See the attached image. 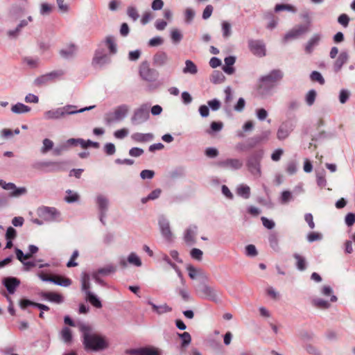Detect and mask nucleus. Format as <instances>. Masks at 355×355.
I'll list each match as a JSON object with an SVG mask.
<instances>
[{
    "label": "nucleus",
    "instance_id": "f257e3e1",
    "mask_svg": "<svg viewBox=\"0 0 355 355\" xmlns=\"http://www.w3.org/2000/svg\"><path fill=\"white\" fill-rule=\"evenodd\" d=\"M80 330L83 333V345L86 349L98 352L109 347L107 338L100 334L92 332L89 326L81 324Z\"/></svg>",
    "mask_w": 355,
    "mask_h": 355
},
{
    "label": "nucleus",
    "instance_id": "f03ea898",
    "mask_svg": "<svg viewBox=\"0 0 355 355\" xmlns=\"http://www.w3.org/2000/svg\"><path fill=\"white\" fill-rule=\"evenodd\" d=\"M95 107V105H91L78 110L76 105H67L63 107L44 112V117L46 120H58L64 118L67 115H71L91 110Z\"/></svg>",
    "mask_w": 355,
    "mask_h": 355
},
{
    "label": "nucleus",
    "instance_id": "7ed1b4c3",
    "mask_svg": "<svg viewBox=\"0 0 355 355\" xmlns=\"http://www.w3.org/2000/svg\"><path fill=\"white\" fill-rule=\"evenodd\" d=\"M196 294L202 299L210 300L214 302L220 301V292L214 287L210 286L206 283H200L195 288Z\"/></svg>",
    "mask_w": 355,
    "mask_h": 355
},
{
    "label": "nucleus",
    "instance_id": "20e7f679",
    "mask_svg": "<svg viewBox=\"0 0 355 355\" xmlns=\"http://www.w3.org/2000/svg\"><path fill=\"white\" fill-rule=\"evenodd\" d=\"M263 155V152L262 150L254 152L247 159V168L250 173L255 178H259L261 175V161Z\"/></svg>",
    "mask_w": 355,
    "mask_h": 355
},
{
    "label": "nucleus",
    "instance_id": "39448f33",
    "mask_svg": "<svg viewBox=\"0 0 355 355\" xmlns=\"http://www.w3.org/2000/svg\"><path fill=\"white\" fill-rule=\"evenodd\" d=\"M284 76L283 72L279 69L271 71L268 75L259 79V88L268 89L273 87L276 83L281 80Z\"/></svg>",
    "mask_w": 355,
    "mask_h": 355
},
{
    "label": "nucleus",
    "instance_id": "423d86ee",
    "mask_svg": "<svg viewBox=\"0 0 355 355\" xmlns=\"http://www.w3.org/2000/svg\"><path fill=\"white\" fill-rule=\"evenodd\" d=\"M130 107L126 104L117 106L112 112L107 113L105 116V121L107 125L122 121L128 114Z\"/></svg>",
    "mask_w": 355,
    "mask_h": 355
},
{
    "label": "nucleus",
    "instance_id": "0eeeda50",
    "mask_svg": "<svg viewBox=\"0 0 355 355\" xmlns=\"http://www.w3.org/2000/svg\"><path fill=\"white\" fill-rule=\"evenodd\" d=\"M150 104L144 103L135 109L130 119L133 125H140L147 121L150 117Z\"/></svg>",
    "mask_w": 355,
    "mask_h": 355
},
{
    "label": "nucleus",
    "instance_id": "6e6552de",
    "mask_svg": "<svg viewBox=\"0 0 355 355\" xmlns=\"http://www.w3.org/2000/svg\"><path fill=\"white\" fill-rule=\"evenodd\" d=\"M309 31V25H297L286 33L283 38V42L286 43L289 40H295L306 34Z\"/></svg>",
    "mask_w": 355,
    "mask_h": 355
},
{
    "label": "nucleus",
    "instance_id": "1a4fd4ad",
    "mask_svg": "<svg viewBox=\"0 0 355 355\" xmlns=\"http://www.w3.org/2000/svg\"><path fill=\"white\" fill-rule=\"evenodd\" d=\"M38 216L46 221H58L60 218V213L54 207H44L37 211Z\"/></svg>",
    "mask_w": 355,
    "mask_h": 355
},
{
    "label": "nucleus",
    "instance_id": "9d476101",
    "mask_svg": "<svg viewBox=\"0 0 355 355\" xmlns=\"http://www.w3.org/2000/svg\"><path fill=\"white\" fill-rule=\"evenodd\" d=\"M139 74L142 79L148 82L155 81L158 76L157 71L150 68L147 62H143L140 65Z\"/></svg>",
    "mask_w": 355,
    "mask_h": 355
},
{
    "label": "nucleus",
    "instance_id": "9b49d317",
    "mask_svg": "<svg viewBox=\"0 0 355 355\" xmlns=\"http://www.w3.org/2000/svg\"><path fill=\"white\" fill-rule=\"evenodd\" d=\"M63 75L62 71H53L50 73L44 74L35 78L34 84L36 86H42L53 81L54 80L60 78Z\"/></svg>",
    "mask_w": 355,
    "mask_h": 355
},
{
    "label": "nucleus",
    "instance_id": "f8f14e48",
    "mask_svg": "<svg viewBox=\"0 0 355 355\" xmlns=\"http://www.w3.org/2000/svg\"><path fill=\"white\" fill-rule=\"evenodd\" d=\"M0 187L7 191H10V197H19L26 193L27 190L25 187L17 188L14 183H7L3 180H0Z\"/></svg>",
    "mask_w": 355,
    "mask_h": 355
},
{
    "label": "nucleus",
    "instance_id": "ddd939ff",
    "mask_svg": "<svg viewBox=\"0 0 355 355\" xmlns=\"http://www.w3.org/2000/svg\"><path fill=\"white\" fill-rule=\"evenodd\" d=\"M248 47L250 51L256 56L263 57L266 55V46L263 41L259 40H250Z\"/></svg>",
    "mask_w": 355,
    "mask_h": 355
},
{
    "label": "nucleus",
    "instance_id": "4468645a",
    "mask_svg": "<svg viewBox=\"0 0 355 355\" xmlns=\"http://www.w3.org/2000/svg\"><path fill=\"white\" fill-rule=\"evenodd\" d=\"M33 167L38 170H45L46 172H55L61 168V165L59 162H37L33 164Z\"/></svg>",
    "mask_w": 355,
    "mask_h": 355
},
{
    "label": "nucleus",
    "instance_id": "2eb2a0df",
    "mask_svg": "<svg viewBox=\"0 0 355 355\" xmlns=\"http://www.w3.org/2000/svg\"><path fill=\"white\" fill-rule=\"evenodd\" d=\"M198 230V227L196 225H191L185 230L183 238L188 245H194L196 243Z\"/></svg>",
    "mask_w": 355,
    "mask_h": 355
},
{
    "label": "nucleus",
    "instance_id": "dca6fc26",
    "mask_svg": "<svg viewBox=\"0 0 355 355\" xmlns=\"http://www.w3.org/2000/svg\"><path fill=\"white\" fill-rule=\"evenodd\" d=\"M110 62V56L103 51L98 49L96 51L92 60V64L95 67H103Z\"/></svg>",
    "mask_w": 355,
    "mask_h": 355
},
{
    "label": "nucleus",
    "instance_id": "f3484780",
    "mask_svg": "<svg viewBox=\"0 0 355 355\" xmlns=\"http://www.w3.org/2000/svg\"><path fill=\"white\" fill-rule=\"evenodd\" d=\"M293 130V125L290 122H285L280 125L277 132V137L279 140L286 139Z\"/></svg>",
    "mask_w": 355,
    "mask_h": 355
},
{
    "label": "nucleus",
    "instance_id": "a211bd4d",
    "mask_svg": "<svg viewBox=\"0 0 355 355\" xmlns=\"http://www.w3.org/2000/svg\"><path fill=\"white\" fill-rule=\"evenodd\" d=\"M159 225L162 236L168 241L173 240V234L171 231L170 224L168 220L161 218L159 220Z\"/></svg>",
    "mask_w": 355,
    "mask_h": 355
},
{
    "label": "nucleus",
    "instance_id": "6ab92c4d",
    "mask_svg": "<svg viewBox=\"0 0 355 355\" xmlns=\"http://www.w3.org/2000/svg\"><path fill=\"white\" fill-rule=\"evenodd\" d=\"M187 270L188 271L189 277L191 279H196L197 278H200L205 280L208 279L207 274L200 268H197L192 265H189L187 267Z\"/></svg>",
    "mask_w": 355,
    "mask_h": 355
},
{
    "label": "nucleus",
    "instance_id": "aec40b11",
    "mask_svg": "<svg viewBox=\"0 0 355 355\" xmlns=\"http://www.w3.org/2000/svg\"><path fill=\"white\" fill-rule=\"evenodd\" d=\"M218 166L225 168L236 170L242 167L243 162L239 159H227L219 162Z\"/></svg>",
    "mask_w": 355,
    "mask_h": 355
},
{
    "label": "nucleus",
    "instance_id": "412c9836",
    "mask_svg": "<svg viewBox=\"0 0 355 355\" xmlns=\"http://www.w3.org/2000/svg\"><path fill=\"white\" fill-rule=\"evenodd\" d=\"M3 284L10 294H13L19 286L20 281L16 277H8L3 279Z\"/></svg>",
    "mask_w": 355,
    "mask_h": 355
},
{
    "label": "nucleus",
    "instance_id": "4be33fe9",
    "mask_svg": "<svg viewBox=\"0 0 355 355\" xmlns=\"http://www.w3.org/2000/svg\"><path fill=\"white\" fill-rule=\"evenodd\" d=\"M95 202L99 212L107 213L109 207V200L103 194H98L95 198Z\"/></svg>",
    "mask_w": 355,
    "mask_h": 355
},
{
    "label": "nucleus",
    "instance_id": "5701e85b",
    "mask_svg": "<svg viewBox=\"0 0 355 355\" xmlns=\"http://www.w3.org/2000/svg\"><path fill=\"white\" fill-rule=\"evenodd\" d=\"M130 137L136 143H146L153 140L154 135L152 133L135 132L132 134Z\"/></svg>",
    "mask_w": 355,
    "mask_h": 355
},
{
    "label": "nucleus",
    "instance_id": "b1692460",
    "mask_svg": "<svg viewBox=\"0 0 355 355\" xmlns=\"http://www.w3.org/2000/svg\"><path fill=\"white\" fill-rule=\"evenodd\" d=\"M321 40V35L319 33H315L312 35V37L309 40L306 46H305V51L307 53H311L317 46Z\"/></svg>",
    "mask_w": 355,
    "mask_h": 355
},
{
    "label": "nucleus",
    "instance_id": "393cba45",
    "mask_svg": "<svg viewBox=\"0 0 355 355\" xmlns=\"http://www.w3.org/2000/svg\"><path fill=\"white\" fill-rule=\"evenodd\" d=\"M169 58L166 53L159 51L155 54L153 58V64L157 67H162L168 63Z\"/></svg>",
    "mask_w": 355,
    "mask_h": 355
},
{
    "label": "nucleus",
    "instance_id": "a878e982",
    "mask_svg": "<svg viewBox=\"0 0 355 355\" xmlns=\"http://www.w3.org/2000/svg\"><path fill=\"white\" fill-rule=\"evenodd\" d=\"M349 59V55L346 51H342L336 60L334 62V68L336 72L339 71L344 64H345Z\"/></svg>",
    "mask_w": 355,
    "mask_h": 355
},
{
    "label": "nucleus",
    "instance_id": "bb28decb",
    "mask_svg": "<svg viewBox=\"0 0 355 355\" xmlns=\"http://www.w3.org/2000/svg\"><path fill=\"white\" fill-rule=\"evenodd\" d=\"M147 304L152 306L153 311L158 315H161L165 313L171 311L172 309L168 306L166 304H164L159 306L155 304L150 300L147 301Z\"/></svg>",
    "mask_w": 355,
    "mask_h": 355
},
{
    "label": "nucleus",
    "instance_id": "cd10ccee",
    "mask_svg": "<svg viewBox=\"0 0 355 355\" xmlns=\"http://www.w3.org/2000/svg\"><path fill=\"white\" fill-rule=\"evenodd\" d=\"M76 50V46L74 44H71L67 46L65 48L61 49L60 51V55H61V57L65 59H69L74 56Z\"/></svg>",
    "mask_w": 355,
    "mask_h": 355
},
{
    "label": "nucleus",
    "instance_id": "c85d7f7f",
    "mask_svg": "<svg viewBox=\"0 0 355 355\" xmlns=\"http://www.w3.org/2000/svg\"><path fill=\"white\" fill-rule=\"evenodd\" d=\"M42 296L50 302L60 304L63 302L62 296L57 293L45 292L42 293Z\"/></svg>",
    "mask_w": 355,
    "mask_h": 355
},
{
    "label": "nucleus",
    "instance_id": "c756f323",
    "mask_svg": "<svg viewBox=\"0 0 355 355\" xmlns=\"http://www.w3.org/2000/svg\"><path fill=\"white\" fill-rule=\"evenodd\" d=\"M61 340L67 345H69L72 343L73 336L71 329L68 327H64L61 330L60 333Z\"/></svg>",
    "mask_w": 355,
    "mask_h": 355
},
{
    "label": "nucleus",
    "instance_id": "7c9ffc66",
    "mask_svg": "<svg viewBox=\"0 0 355 355\" xmlns=\"http://www.w3.org/2000/svg\"><path fill=\"white\" fill-rule=\"evenodd\" d=\"M31 110V108L29 106L26 105L21 103H17L11 107L12 112L17 114L27 113Z\"/></svg>",
    "mask_w": 355,
    "mask_h": 355
},
{
    "label": "nucleus",
    "instance_id": "2f4dec72",
    "mask_svg": "<svg viewBox=\"0 0 355 355\" xmlns=\"http://www.w3.org/2000/svg\"><path fill=\"white\" fill-rule=\"evenodd\" d=\"M85 295L86 300H87L92 306L97 309H101L102 307L101 302L95 294L91 291H88Z\"/></svg>",
    "mask_w": 355,
    "mask_h": 355
},
{
    "label": "nucleus",
    "instance_id": "473e14b6",
    "mask_svg": "<svg viewBox=\"0 0 355 355\" xmlns=\"http://www.w3.org/2000/svg\"><path fill=\"white\" fill-rule=\"evenodd\" d=\"M105 46L109 49L110 54H115L117 51L114 37L108 35L104 40Z\"/></svg>",
    "mask_w": 355,
    "mask_h": 355
},
{
    "label": "nucleus",
    "instance_id": "72a5a7b5",
    "mask_svg": "<svg viewBox=\"0 0 355 355\" xmlns=\"http://www.w3.org/2000/svg\"><path fill=\"white\" fill-rule=\"evenodd\" d=\"M270 246L276 252H279V238L277 233L272 232L268 237Z\"/></svg>",
    "mask_w": 355,
    "mask_h": 355
},
{
    "label": "nucleus",
    "instance_id": "f704fd0d",
    "mask_svg": "<svg viewBox=\"0 0 355 355\" xmlns=\"http://www.w3.org/2000/svg\"><path fill=\"white\" fill-rule=\"evenodd\" d=\"M89 275L85 272L81 274V289L85 294L87 293L90 288Z\"/></svg>",
    "mask_w": 355,
    "mask_h": 355
},
{
    "label": "nucleus",
    "instance_id": "c9c22d12",
    "mask_svg": "<svg viewBox=\"0 0 355 355\" xmlns=\"http://www.w3.org/2000/svg\"><path fill=\"white\" fill-rule=\"evenodd\" d=\"M236 193L245 199H248L250 196V188L248 185L240 184L236 189Z\"/></svg>",
    "mask_w": 355,
    "mask_h": 355
},
{
    "label": "nucleus",
    "instance_id": "e433bc0d",
    "mask_svg": "<svg viewBox=\"0 0 355 355\" xmlns=\"http://www.w3.org/2000/svg\"><path fill=\"white\" fill-rule=\"evenodd\" d=\"M51 282H52L56 285H59V286H64V287L69 286L71 284V279H69L68 278H65V277H62L60 276L51 277Z\"/></svg>",
    "mask_w": 355,
    "mask_h": 355
},
{
    "label": "nucleus",
    "instance_id": "4c0bfd02",
    "mask_svg": "<svg viewBox=\"0 0 355 355\" xmlns=\"http://www.w3.org/2000/svg\"><path fill=\"white\" fill-rule=\"evenodd\" d=\"M312 304L318 309H327L330 307V303L323 299L316 297L312 300Z\"/></svg>",
    "mask_w": 355,
    "mask_h": 355
},
{
    "label": "nucleus",
    "instance_id": "58836bf2",
    "mask_svg": "<svg viewBox=\"0 0 355 355\" xmlns=\"http://www.w3.org/2000/svg\"><path fill=\"white\" fill-rule=\"evenodd\" d=\"M265 18L268 19L269 20L266 28L270 30L274 29L277 24H278V19L275 17V15L272 12H268L265 15Z\"/></svg>",
    "mask_w": 355,
    "mask_h": 355
},
{
    "label": "nucleus",
    "instance_id": "ea45409f",
    "mask_svg": "<svg viewBox=\"0 0 355 355\" xmlns=\"http://www.w3.org/2000/svg\"><path fill=\"white\" fill-rule=\"evenodd\" d=\"M162 190L160 189H156L153 190L150 193H149L146 197L142 198L141 199V202L143 204H145L148 200H155L160 196Z\"/></svg>",
    "mask_w": 355,
    "mask_h": 355
},
{
    "label": "nucleus",
    "instance_id": "a19ab883",
    "mask_svg": "<svg viewBox=\"0 0 355 355\" xmlns=\"http://www.w3.org/2000/svg\"><path fill=\"white\" fill-rule=\"evenodd\" d=\"M198 71L196 65L189 60H186L183 73L196 74Z\"/></svg>",
    "mask_w": 355,
    "mask_h": 355
},
{
    "label": "nucleus",
    "instance_id": "79ce46f5",
    "mask_svg": "<svg viewBox=\"0 0 355 355\" xmlns=\"http://www.w3.org/2000/svg\"><path fill=\"white\" fill-rule=\"evenodd\" d=\"M293 257L296 260V266L299 270L303 271L306 268V263L305 259L299 254L295 253Z\"/></svg>",
    "mask_w": 355,
    "mask_h": 355
},
{
    "label": "nucleus",
    "instance_id": "37998d69",
    "mask_svg": "<svg viewBox=\"0 0 355 355\" xmlns=\"http://www.w3.org/2000/svg\"><path fill=\"white\" fill-rule=\"evenodd\" d=\"M116 270V267L112 264H109L105 266L103 268H99L96 270L98 273L101 275H108L111 273L115 272Z\"/></svg>",
    "mask_w": 355,
    "mask_h": 355
},
{
    "label": "nucleus",
    "instance_id": "c03bdc74",
    "mask_svg": "<svg viewBox=\"0 0 355 355\" xmlns=\"http://www.w3.org/2000/svg\"><path fill=\"white\" fill-rule=\"evenodd\" d=\"M283 10L289 11L293 13L297 12L296 8L291 4H277L275 6V12H277Z\"/></svg>",
    "mask_w": 355,
    "mask_h": 355
},
{
    "label": "nucleus",
    "instance_id": "a18cd8bd",
    "mask_svg": "<svg viewBox=\"0 0 355 355\" xmlns=\"http://www.w3.org/2000/svg\"><path fill=\"white\" fill-rule=\"evenodd\" d=\"M128 262L135 266L140 267L142 264L140 258L135 252H131L128 257Z\"/></svg>",
    "mask_w": 355,
    "mask_h": 355
},
{
    "label": "nucleus",
    "instance_id": "49530a36",
    "mask_svg": "<svg viewBox=\"0 0 355 355\" xmlns=\"http://www.w3.org/2000/svg\"><path fill=\"white\" fill-rule=\"evenodd\" d=\"M141 355H160V350L154 347H141Z\"/></svg>",
    "mask_w": 355,
    "mask_h": 355
},
{
    "label": "nucleus",
    "instance_id": "de8ad7c7",
    "mask_svg": "<svg viewBox=\"0 0 355 355\" xmlns=\"http://www.w3.org/2000/svg\"><path fill=\"white\" fill-rule=\"evenodd\" d=\"M53 142L49 139H44L42 141V147L41 148V153L46 154L50 150L53 149Z\"/></svg>",
    "mask_w": 355,
    "mask_h": 355
},
{
    "label": "nucleus",
    "instance_id": "09e8293b",
    "mask_svg": "<svg viewBox=\"0 0 355 355\" xmlns=\"http://www.w3.org/2000/svg\"><path fill=\"white\" fill-rule=\"evenodd\" d=\"M171 38L174 44L179 43L182 39V34L178 29H173L171 31Z\"/></svg>",
    "mask_w": 355,
    "mask_h": 355
},
{
    "label": "nucleus",
    "instance_id": "8fccbe9b",
    "mask_svg": "<svg viewBox=\"0 0 355 355\" xmlns=\"http://www.w3.org/2000/svg\"><path fill=\"white\" fill-rule=\"evenodd\" d=\"M222 32L224 37H229L232 33L231 24L226 21L222 22Z\"/></svg>",
    "mask_w": 355,
    "mask_h": 355
},
{
    "label": "nucleus",
    "instance_id": "3c124183",
    "mask_svg": "<svg viewBox=\"0 0 355 355\" xmlns=\"http://www.w3.org/2000/svg\"><path fill=\"white\" fill-rule=\"evenodd\" d=\"M127 15L128 16L131 18L134 21H137L139 17V15L138 13V11L137 8L134 6H129L127 8Z\"/></svg>",
    "mask_w": 355,
    "mask_h": 355
},
{
    "label": "nucleus",
    "instance_id": "603ef678",
    "mask_svg": "<svg viewBox=\"0 0 355 355\" xmlns=\"http://www.w3.org/2000/svg\"><path fill=\"white\" fill-rule=\"evenodd\" d=\"M53 6L47 3H42L40 6V12L42 15H48L53 10Z\"/></svg>",
    "mask_w": 355,
    "mask_h": 355
},
{
    "label": "nucleus",
    "instance_id": "864d4df0",
    "mask_svg": "<svg viewBox=\"0 0 355 355\" xmlns=\"http://www.w3.org/2000/svg\"><path fill=\"white\" fill-rule=\"evenodd\" d=\"M225 76L220 71H216L211 76V80L215 84L221 83L224 81Z\"/></svg>",
    "mask_w": 355,
    "mask_h": 355
},
{
    "label": "nucleus",
    "instance_id": "5fc2aeb1",
    "mask_svg": "<svg viewBox=\"0 0 355 355\" xmlns=\"http://www.w3.org/2000/svg\"><path fill=\"white\" fill-rule=\"evenodd\" d=\"M316 98V92L313 89L309 91L306 95L305 101L308 105H312Z\"/></svg>",
    "mask_w": 355,
    "mask_h": 355
},
{
    "label": "nucleus",
    "instance_id": "6e6d98bb",
    "mask_svg": "<svg viewBox=\"0 0 355 355\" xmlns=\"http://www.w3.org/2000/svg\"><path fill=\"white\" fill-rule=\"evenodd\" d=\"M307 241L309 243H313L316 241H320L322 239V234L319 232H312L307 234Z\"/></svg>",
    "mask_w": 355,
    "mask_h": 355
},
{
    "label": "nucleus",
    "instance_id": "4d7b16f0",
    "mask_svg": "<svg viewBox=\"0 0 355 355\" xmlns=\"http://www.w3.org/2000/svg\"><path fill=\"white\" fill-rule=\"evenodd\" d=\"M190 255L192 259L200 261L202 259L203 252L198 248H193L190 251Z\"/></svg>",
    "mask_w": 355,
    "mask_h": 355
},
{
    "label": "nucleus",
    "instance_id": "13d9d810",
    "mask_svg": "<svg viewBox=\"0 0 355 355\" xmlns=\"http://www.w3.org/2000/svg\"><path fill=\"white\" fill-rule=\"evenodd\" d=\"M322 294L325 296H329L331 295V302H336L337 300V297L334 295H331L332 293V288L329 286H324L322 288L321 291Z\"/></svg>",
    "mask_w": 355,
    "mask_h": 355
},
{
    "label": "nucleus",
    "instance_id": "bf43d9fd",
    "mask_svg": "<svg viewBox=\"0 0 355 355\" xmlns=\"http://www.w3.org/2000/svg\"><path fill=\"white\" fill-rule=\"evenodd\" d=\"M300 17L306 21L304 25H309V28L311 29L312 19L310 12L308 10L303 11L300 14Z\"/></svg>",
    "mask_w": 355,
    "mask_h": 355
},
{
    "label": "nucleus",
    "instance_id": "052dcab7",
    "mask_svg": "<svg viewBox=\"0 0 355 355\" xmlns=\"http://www.w3.org/2000/svg\"><path fill=\"white\" fill-rule=\"evenodd\" d=\"M67 195L64 199L68 203H72L76 202L78 200V195L76 193L72 192L71 190L67 191Z\"/></svg>",
    "mask_w": 355,
    "mask_h": 355
},
{
    "label": "nucleus",
    "instance_id": "680f3d73",
    "mask_svg": "<svg viewBox=\"0 0 355 355\" xmlns=\"http://www.w3.org/2000/svg\"><path fill=\"white\" fill-rule=\"evenodd\" d=\"M310 78L311 80L318 82L320 85L324 84V79L321 73L318 71H314L311 73Z\"/></svg>",
    "mask_w": 355,
    "mask_h": 355
},
{
    "label": "nucleus",
    "instance_id": "e2e57ef3",
    "mask_svg": "<svg viewBox=\"0 0 355 355\" xmlns=\"http://www.w3.org/2000/svg\"><path fill=\"white\" fill-rule=\"evenodd\" d=\"M350 93L347 89H341L339 94V101L340 103L344 104L345 103L349 98Z\"/></svg>",
    "mask_w": 355,
    "mask_h": 355
},
{
    "label": "nucleus",
    "instance_id": "0e129e2a",
    "mask_svg": "<svg viewBox=\"0 0 355 355\" xmlns=\"http://www.w3.org/2000/svg\"><path fill=\"white\" fill-rule=\"evenodd\" d=\"M195 16L194 11L191 8H187L184 12V21L187 24H190Z\"/></svg>",
    "mask_w": 355,
    "mask_h": 355
},
{
    "label": "nucleus",
    "instance_id": "69168bd1",
    "mask_svg": "<svg viewBox=\"0 0 355 355\" xmlns=\"http://www.w3.org/2000/svg\"><path fill=\"white\" fill-rule=\"evenodd\" d=\"M317 184L320 187H324L327 184V181L324 177V171L318 173L316 175Z\"/></svg>",
    "mask_w": 355,
    "mask_h": 355
},
{
    "label": "nucleus",
    "instance_id": "338daca9",
    "mask_svg": "<svg viewBox=\"0 0 355 355\" xmlns=\"http://www.w3.org/2000/svg\"><path fill=\"white\" fill-rule=\"evenodd\" d=\"M179 336L181 338L182 342V346H187L190 344L191 341V335L188 332H184L182 334H178Z\"/></svg>",
    "mask_w": 355,
    "mask_h": 355
},
{
    "label": "nucleus",
    "instance_id": "774afa93",
    "mask_svg": "<svg viewBox=\"0 0 355 355\" xmlns=\"http://www.w3.org/2000/svg\"><path fill=\"white\" fill-rule=\"evenodd\" d=\"M245 254L248 257H255L257 255V250L255 245L252 244L248 245L245 247Z\"/></svg>",
    "mask_w": 355,
    "mask_h": 355
}]
</instances>
